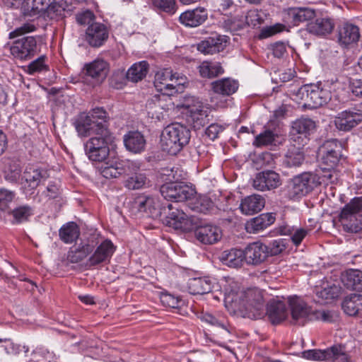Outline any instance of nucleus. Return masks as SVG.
I'll use <instances>...</instances> for the list:
<instances>
[{
  "instance_id": "nucleus-1",
  "label": "nucleus",
  "mask_w": 362,
  "mask_h": 362,
  "mask_svg": "<svg viewBox=\"0 0 362 362\" xmlns=\"http://www.w3.org/2000/svg\"><path fill=\"white\" fill-rule=\"evenodd\" d=\"M225 303L229 310L243 317L258 320L265 315L263 293L256 288L226 293Z\"/></svg>"
},
{
  "instance_id": "nucleus-2",
  "label": "nucleus",
  "mask_w": 362,
  "mask_h": 362,
  "mask_svg": "<svg viewBox=\"0 0 362 362\" xmlns=\"http://www.w3.org/2000/svg\"><path fill=\"white\" fill-rule=\"evenodd\" d=\"M190 130L180 123L168 125L162 132L160 146L163 151L170 155H176L190 139Z\"/></svg>"
},
{
  "instance_id": "nucleus-3",
  "label": "nucleus",
  "mask_w": 362,
  "mask_h": 362,
  "mask_svg": "<svg viewBox=\"0 0 362 362\" xmlns=\"http://www.w3.org/2000/svg\"><path fill=\"white\" fill-rule=\"evenodd\" d=\"M322 184L321 177L313 172H304L294 176L288 183L286 195L288 199L298 200L310 193Z\"/></svg>"
},
{
  "instance_id": "nucleus-4",
  "label": "nucleus",
  "mask_w": 362,
  "mask_h": 362,
  "mask_svg": "<svg viewBox=\"0 0 362 362\" xmlns=\"http://www.w3.org/2000/svg\"><path fill=\"white\" fill-rule=\"evenodd\" d=\"M158 217L163 224L175 230L189 232L196 226L195 217L188 216L173 204L163 205L158 212Z\"/></svg>"
},
{
  "instance_id": "nucleus-5",
  "label": "nucleus",
  "mask_w": 362,
  "mask_h": 362,
  "mask_svg": "<svg viewBox=\"0 0 362 362\" xmlns=\"http://www.w3.org/2000/svg\"><path fill=\"white\" fill-rule=\"evenodd\" d=\"M296 100L304 102V105L311 109L317 108L327 103L331 99V92L320 85L306 84L297 90H291Z\"/></svg>"
},
{
  "instance_id": "nucleus-6",
  "label": "nucleus",
  "mask_w": 362,
  "mask_h": 362,
  "mask_svg": "<svg viewBox=\"0 0 362 362\" xmlns=\"http://www.w3.org/2000/svg\"><path fill=\"white\" fill-rule=\"evenodd\" d=\"M362 197L352 199L342 209L339 216L344 231L358 233L362 229Z\"/></svg>"
},
{
  "instance_id": "nucleus-7",
  "label": "nucleus",
  "mask_w": 362,
  "mask_h": 362,
  "mask_svg": "<svg viewBox=\"0 0 362 362\" xmlns=\"http://www.w3.org/2000/svg\"><path fill=\"white\" fill-rule=\"evenodd\" d=\"M186 78L180 74H173L170 69H164L156 72L154 78V86L163 96L170 95L177 91V86L183 85Z\"/></svg>"
},
{
  "instance_id": "nucleus-8",
  "label": "nucleus",
  "mask_w": 362,
  "mask_h": 362,
  "mask_svg": "<svg viewBox=\"0 0 362 362\" xmlns=\"http://www.w3.org/2000/svg\"><path fill=\"white\" fill-rule=\"evenodd\" d=\"M110 132L105 135H95L90 137L85 144L84 149L88 158L95 162H103L109 156L108 141Z\"/></svg>"
},
{
  "instance_id": "nucleus-9",
  "label": "nucleus",
  "mask_w": 362,
  "mask_h": 362,
  "mask_svg": "<svg viewBox=\"0 0 362 362\" xmlns=\"http://www.w3.org/2000/svg\"><path fill=\"white\" fill-rule=\"evenodd\" d=\"M302 356L314 361H332L334 362H349L344 346L334 344L326 349H311L302 352Z\"/></svg>"
},
{
  "instance_id": "nucleus-10",
  "label": "nucleus",
  "mask_w": 362,
  "mask_h": 362,
  "mask_svg": "<svg viewBox=\"0 0 362 362\" xmlns=\"http://www.w3.org/2000/svg\"><path fill=\"white\" fill-rule=\"evenodd\" d=\"M37 39L40 37L27 36L14 41L10 48L11 54L21 61L30 60L40 52Z\"/></svg>"
},
{
  "instance_id": "nucleus-11",
  "label": "nucleus",
  "mask_w": 362,
  "mask_h": 362,
  "mask_svg": "<svg viewBox=\"0 0 362 362\" xmlns=\"http://www.w3.org/2000/svg\"><path fill=\"white\" fill-rule=\"evenodd\" d=\"M342 144L336 139L325 141L318 149V156L325 165L324 169H333L342 156Z\"/></svg>"
},
{
  "instance_id": "nucleus-12",
  "label": "nucleus",
  "mask_w": 362,
  "mask_h": 362,
  "mask_svg": "<svg viewBox=\"0 0 362 362\" xmlns=\"http://www.w3.org/2000/svg\"><path fill=\"white\" fill-rule=\"evenodd\" d=\"M109 71L108 63L100 59L84 64L81 74L83 80L95 86L102 83L106 78Z\"/></svg>"
},
{
  "instance_id": "nucleus-13",
  "label": "nucleus",
  "mask_w": 362,
  "mask_h": 362,
  "mask_svg": "<svg viewBox=\"0 0 362 362\" xmlns=\"http://www.w3.org/2000/svg\"><path fill=\"white\" fill-rule=\"evenodd\" d=\"M160 191L165 199L175 203L189 200L195 194L194 190L188 185L177 182L163 185Z\"/></svg>"
},
{
  "instance_id": "nucleus-14",
  "label": "nucleus",
  "mask_w": 362,
  "mask_h": 362,
  "mask_svg": "<svg viewBox=\"0 0 362 362\" xmlns=\"http://www.w3.org/2000/svg\"><path fill=\"white\" fill-rule=\"evenodd\" d=\"M185 106L187 109V120L195 129H200L209 123V110L202 102L192 98L186 100Z\"/></svg>"
},
{
  "instance_id": "nucleus-15",
  "label": "nucleus",
  "mask_w": 362,
  "mask_h": 362,
  "mask_svg": "<svg viewBox=\"0 0 362 362\" xmlns=\"http://www.w3.org/2000/svg\"><path fill=\"white\" fill-rule=\"evenodd\" d=\"M74 125L78 135L83 137L93 134L105 135L108 129L102 122L95 121L86 114L80 115L75 121Z\"/></svg>"
},
{
  "instance_id": "nucleus-16",
  "label": "nucleus",
  "mask_w": 362,
  "mask_h": 362,
  "mask_svg": "<svg viewBox=\"0 0 362 362\" xmlns=\"http://www.w3.org/2000/svg\"><path fill=\"white\" fill-rule=\"evenodd\" d=\"M139 167L130 160L115 161L112 164L105 163L100 168L101 175L107 179L117 178L123 175H129Z\"/></svg>"
},
{
  "instance_id": "nucleus-17",
  "label": "nucleus",
  "mask_w": 362,
  "mask_h": 362,
  "mask_svg": "<svg viewBox=\"0 0 362 362\" xmlns=\"http://www.w3.org/2000/svg\"><path fill=\"white\" fill-rule=\"evenodd\" d=\"M288 303L293 324L304 325L306 321L310 320L313 310L305 301L295 296L288 298Z\"/></svg>"
},
{
  "instance_id": "nucleus-18",
  "label": "nucleus",
  "mask_w": 362,
  "mask_h": 362,
  "mask_svg": "<svg viewBox=\"0 0 362 362\" xmlns=\"http://www.w3.org/2000/svg\"><path fill=\"white\" fill-rule=\"evenodd\" d=\"M92 252L87 261L89 267H95L110 262L115 251V247L110 240H105Z\"/></svg>"
},
{
  "instance_id": "nucleus-19",
  "label": "nucleus",
  "mask_w": 362,
  "mask_h": 362,
  "mask_svg": "<svg viewBox=\"0 0 362 362\" xmlns=\"http://www.w3.org/2000/svg\"><path fill=\"white\" fill-rule=\"evenodd\" d=\"M281 184L280 175L273 170L258 173L253 180V187L259 191L271 190Z\"/></svg>"
},
{
  "instance_id": "nucleus-20",
  "label": "nucleus",
  "mask_w": 362,
  "mask_h": 362,
  "mask_svg": "<svg viewBox=\"0 0 362 362\" xmlns=\"http://www.w3.org/2000/svg\"><path fill=\"white\" fill-rule=\"evenodd\" d=\"M362 122L361 111L349 109L338 114L334 119L336 127L340 131L347 132Z\"/></svg>"
},
{
  "instance_id": "nucleus-21",
  "label": "nucleus",
  "mask_w": 362,
  "mask_h": 362,
  "mask_svg": "<svg viewBox=\"0 0 362 362\" xmlns=\"http://www.w3.org/2000/svg\"><path fill=\"white\" fill-rule=\"evenodd\" d=\"M47 172L40 168H26L23 173L21 188L25 194H33L42 179H46Z\"/></svg>"
},
{
  "instance_id": "nucleus-22",
  "label": "nucleus",
  "mask_w": 362,
  "mask_h": 362,
  "mask_svg": "<svg viewBox=\"0 0 362 362\" xmlns=\"http://www.w3.org/2000/svg\"><path fill=\"white\" fill-rule=\"evenodd\" d=\"M155 199L144 194L135 197L131 202V207L134 212H144L153 218L158 217L160 209L157 208Z\"/></svg>"
},
{
  "instance_id": "nucleus-23",
  "label": "nucleus",
  "mask_w": 362,
  "mask_h": 362,
  "mask_svg": "<svg viewBox=\"0 0 362 362\" xmlns=\"http://www.w3.org/2000/svg\"><path fill=\"white\" fill-rule=\"evenodd\" d=\"M108 36V30L103 23L93 22L86 29V40L93 47L102 46Z\"/></svg>"
},
{
  "instance_id": "nucleus-24",
  "label": "nucleus",
  "mask_w": 362,
  "mask_h": 362,
  "mask_svg": "<svg viewBox=\"0 0 362 362\" xmlns=\"http://www.w3.org/2000/svg\"><path fill=\"white\" fill-rule=\"evenodd\" d=\"M246 264L248 265H259L268 257L267 245L261 242L250 243L245 249Z\"/></svg>"
},
{
  "instance_id": "nucleus-25",
  "label": "nucleus",
  "mask_w": 362,
  "mask_h": 362,
  "mask_svg": "<svg viewBox=\"0 0 362 362\" xmlns=\"http://www.w3.org/2000/svg\"><path fill=\"white\" fill-rule=\"evenodd\" d=\"M196 238L203 244L212 245L217 243L222 236L221 229L213 225L197 226L196 218V226L194 228Z\"/></svg>"
},
{
  "instance_id": "nucleus-26",
  "label": "nucleus",
  "mask_w": 362,
  "mask_h": 362,
  "mask_svg": "<svg viewBox=\"0 0 362 362\" xmlns=\"http://www.w3.org/2000/svg\"><path fill=\"white\" fill-rule=\"evenodd\" d=\"M265 314L272 325H279L288 316L286 303L278 299H271L267 304Z\"/></svg>"
},
{
  "instance_id": "nucleus-27",
  "label": "nucleus",
  "mask_w": 362,
  "mask_h": 362,
  "mask_svg": "<svg viewBox=\"0 0 362 362\" xmlns=\"http://www.w3.org/2000/svg\"><path fill=\"white\" fill-rule=\"evenodd\" d=\"M225 35H215L209 37L197 45V49L204 54H213L223 51L228 40Z\"/></svg>"
},
{
  "instance_id": "nucleus-28",
  "label": "nucleus",
  "mask_w": 362,
  "mask_h": 362,
  "mask_svg": "<svg viewBox=\"0 0 362 362\" xmlns=\"http://www.w3.org/2000/svg\"><path fill=\"white\" fill-rule=\"evenodd\" d=\"M337 37L341 46L347 47L355 45L360 38L359 28L351 23H344L338 28Z\"/></svg>"
},
{
  "instance_id": "nucleus-29",
  "label": "nucleus",
  "mask_w": 362,
  "mask_h": 362,
  "mask_svg": "<svg viewBox=\"0 0 362 362\" xmlns=\"http://www.w3.org/2000/svg\"><path fill=\"white\" fill-rule=\"evenodd\" d=\"M208 18V12L204 7L187 10L180 16V22L187 27H197L204 23Z\"/></svg>"
},
{
  "instance_id": "nucleus-30",
  "label": "nucleus",
  "mask_w": 362,
  "mask_h": 362,
  "mask_svg": "<svg viewBox=\"0 0 362 362\" xmlns=\"http://www.w3.org/2000/svg\"><path fill=\"white\" fill-rule=\"evenodd\" d=\"M4 180L12 184H18L22 177V166L21 161L15 158H6L4 160V168L3 170Z\"/></svg>"
},
{
  "instance_id": "nucleus-31",
  "label": "nucleus",
  "mask_w": 362,
  "mask_h": 362,
  "mask_svg": "<svg viewBox=\"0 0 362 362\" xmlns=\"http://www.w3.org/2000/svg\"><path fill=\"white\" fill-rule=\"evenodd\" d=\"M276 220L273 213H264L247 221L245 229L250 233H257L272 225Z\"/></svg>"
},
{
  "instance_id": "nucleus-32",
  "label": "nucleus",
  "mask_w": 362,
  "mask_h": 362,
  "mask_svg": "<svg viewBox=\"0 0 362 362\" xmlns=\"http://www.w3.org/2000/svg\"><path fill=\"white\" fill-rule=\"evenodd\" d=\"M220 260L229 267L240 268L244 262L246 263L245 253L244 250L238 248L224 250L220 256Z\"/></svg>"
},
{
  "instance_id": "nucleus-33",
  "label": "nucleus",
  "mask_w": 362,
  "mask_h": 362,
  "mask_svg": "<svg viewBox=\"0 0 362 362\" xmlns=\"http://www.w3.org/2000/svg\"><path fill=\"white\" fill-rule=\"evenodd\" d=\"M124 144L129 151L139 153L144 151L146 141L140 132L130 131L124 136Z\"/></svg>"
},
{
  "instance_id": "nucleus-34",
  "label": "nucleus",
  "mask_w": 362,
  "mask_h": 362,
  "mask_svg": "<svg viewBox=\"0 0 362 362\" xmlns=\"http://www.w3.org/2000/svg\"><path fill=\"white\" fill-rule=\"evenodd\" d=\"M344 287L351 291H362V271L350 269L341 275Z\"/></svg>"
},
{
  "instance_id": "nucleus-35",
  "label": "nucleus",
  "mask_w": 362,
  "mask_h": 362,
  "mask_svg": "<svg viewBox=\"0 0 362 362\" xmlns=\"http://www.w3.org/2000/svg\"><path fill=\"white\" fill-rule=\"evenodd\" d=\"M264 199L259 194H252L242 199L240 209L245 215H252L260 211L264 206Z\"/></svg>"
},
{
  "instance_id": "nucleus-36",
  "label": "nucleus",
  "mask_w": 362,
  "mask_h": 362,
  "mask_svg": "<svg viewBox=\"0 0 362 362\" xmlns=\"http://www.w3.org/2000/svg\"><path fill=\"white\" fill-rule=\"evenodd\" d=\"M334 23L329 18H317L307 25L309 33L316 35H325L329 34L334 29Z\"/></svg>"
},
{
  "instance_id": "nucleus-37",
  "label": "nucleus",
  "mask_w": 362,
  "mask_h": 362,
  "mask_svg": "<svg viewBox=\"0 0 362 362\" xmlns=\"http://www.w3.org/2000/svg\"><path fill=\"white\" fill-rule=\"evenodd\" d=\"M211 86L215 93L223 96H229L237 91L239 84L235 80L224 78L213 81Z\"/></svg>"
},
{
  "instance_id": "nucleus-38",
  "label": "nucleus",
  "mask_w": 362,
  "mask_h": 362,
  "mask_svg": "<svg viewBox=\"0 0 362 362\" xmlns=\"http://www.w3.org/2000/svg\"><path fill=\"white\" fill-rule=\"evenodd\" d=\"M213 288V283L208 277L192 278L188 280L187 289L192 295L209 293Z\"/></svg>"
},
{
  "instance_id": "nucleus-39",
  "label": "nucleus",
  "mask_w": 362,
  "mask_h": 362,
  "mask_svg": "<svg viewBox=\"0 0 362 362\" xmlns=\"http://www.w3.org/2000/svg\"><path fill=\"white\" fill-rule=\"evenodd\" d=\"M96 244L94 241L81 243L75 250H71L67 255V259L71 263H78L92 253Z\"/></svg>"
},
{
  "instance_id": "nucleus-40",
  "label": "nucleus",
  "mask_w": 362,
  "mask_h": 362,
  "mask_svg": "<svg viewBox=\"0 0 362 362\" xmlns=\"http://www.w3.org/2000/svg\"><path fill=\"white\" fill-rule=\"evenodd\" d=\"M344 312L349 316L362 314V295L351 294L345 298L342 303Z\"/></svg>"
},
{
  "instance_id": "nucleus-41",
  "label": "nucleus",
  "mask_w": 362,
  "mask_h": 362,
  "mask_svg": "<svg viewBox=\"0 0 362 362\" xmlns=\"http://www.w3.org/2000/svg\"><path fill=\"white\" fill-rule=\"evenodd\" d=\"M288 16L295 25L313 20L315 17V11L309 8L296 7L288 11Z\"/></svg>"
},
{
  "instance_id": "nucleus-42",
  "label": "nucleus",
  "mask_w": 362,
  "mask_h": 362,
  "mask_svg": "<svg viewBox=\"0 0 362 362\" xmlns=\"http://www.w3.org/2000/svg\"><path fill=\"white\" fill-rule=\"evenodd\" d=\"M149 64L146 61H141L134 63L127 72V78L136 83L141 81L148 72Z\"/></svg>"
},
{
  "instance_id": "nucleus-43",
  "label": "nucleus",
  "mask_w": 362,
  "mask_h": 362,
  "mask_svg": "<svg viewBox=\"0 0 362 362\" xmlns=\"http://www.w3.org/2000/svg\"><path fill=\"white\" fill-rule=\"evenodd\" d=\"M200 75L204 78H214L224 73L221 63L217 62L204 61L199 66Z\"/></svg>"
},
{
  "instance_id": "nucleus-44",
  "label": "nucleus",
  "mask_w": 362,
  "mask_h": 362,
  "mask_svg": "<svg viewBox=\"0 0 362 362\" xmlns=\"http://www.w3.org/2000/svg\"><path fill=\"white\" fill-rule=\"evenodd\" d=\"M305 160L303 151L296 147L294 145L291 146L288 149L284 159V164L289 168L299 167L302 165Z\"/></svg>"
},
{
  "instance_id": "nucleus-45",
  "label": "nucleus",
  "mask_w": 362,
  "mask_h": 362,
  "mask_svg": "<svg viewBox=\"0 0 362 362\" xmlns=\"http://www.w3.org/2000/svg\"><path fill=\"white\" fill-rule=\"evenodd\" d=\"M8 213L13 217L11 220L13 224H20L29 220L33 214V209L28 205H22L8 211Z\"/></svg>"
},
{
  "instance_id": "nucleus-46",
  "label": "nucleus",
  "mask_w": 362,
  "mask_h": 362,
  "mask_svg": "<svg viewBox=\"0 0 362 362\" xmlns=\"http://www.w3.org/2000/svg\"><path fill=\"white\" fill-rule=\"evenodd\" d=\"M80 231L77 224L74 222H69L63 226L59 230V236L62 241L66 243H71L79 236Z\"/></svg>"
},
{
  "instance_id": "nucleus-47",
  "label": "nucleus",
  "mask_w": 362,
  "mask_h": 362,
  "mask_svg": "<svg viewBox=\"0 0 362 362\" xmlns=\"http://www.w3.org/2000/svg\"><path fill=\"white\" fill-rule=\"evenodd\" d=\"M316 127L315 121L310 118L301 117L292 124V131L305 136L312 133Z\"/></svg>"
},
{
  "instance_id": "nucleus-48",
  "label": "nucleus",
  "mask_w": 362,
  "mask_h": 362,
  "mask_svg": "<svg viewBox=\"0 0 362 362\" xmlns=\"http://www.w3.org/2000/svg\"><path fill=\"white\" fill-rule=\"evenodd\" d=\"M189 205L192 210L196 212L206 214L213 208L214 203L208 197L199 196L194 199L190 202Z\"/></svg>"
},
{
  "instance_id": "nucleus-49",
  "label": "nucleus",
  "mask_w": 362,
  "mask_h": 362,
  "mask_svg": "<svg viewBox=\"0 0 362 362\" xmlns=\"http://www.w3.org/2000/svg\"><path fill=\"white\" fill-rule=\"evenodd\" d=\"M277 137L278 134L275 131L266 129L255 137L253 145L256 147L272 145Z\"/></svg>"
},
{
  "instance_id": "nucleus-50",
  "label": "nucleus",
  "mask_w": 362,
  "mask_h": 362,
  "mask_svg": "<svg viewBox=\"0 0 362 362\" xmlns=\"http://www.w3.org/2000/svg\"><path fill=\"white\" fill-rule=\"evenodd\" d=\"M223 28L231 33H237L242 30L246 25L244 16L228 17L224 20Z\"/></svg>"
},
{
  "instance_id": "nucleus-51",
  "label": "nucleus",
  "mask_w": 362,
  "mask_h": 362,
  "mask_svg": "<svg viewBox=\"0 0 362 362\" xmlns=\"http://www.w3.org/2000/svg\"><path fill=\"white\" fill-rule=\"evenodd\" d=\"M136 170L132 173H134V175L128 177L124 182L125 187L129 189H139L146 184L147 178L146 175L142 173H136Z\"/></svg>"
},
{
  "instance_id": "nucleus-52",
  "label": "nucleus",
  "mask_w": 362,
  "mask_h": 362,
  "mask_svg": "<svg viewBox=\"0 0 362 362\" xmlns=\"http://www.w3.org/2000/svg\"><path fill=\"white\" fill-rule=\"evenodd\" d=\"M151 1L155 8L170 15L174 14L177 9L176 0H151Z\"/></svg>"
},
{
  "instance_id": "nucleus-53",
  "label": "nucleus",
  "mask_w": 362,
  "mask_h": 362,
  "mask_svg": "<svg viewBox=\"0 0 362 362\" xmlns=\"http://www.w3.org/2000/svg\"><path fill=\"white\" fill-rule=\"evenodd\" d=\"M46 59L47 57L45 55H42L31 62L26 67V73L30 75H33L35 73L48 71L49 67L45 64Z\"/></svg>"
},
{
  "instance_id": "nucleus-54",
  "label": "nucleus",
  "mask_w": 362,
  "mask_h": 362,
  "mask_svg": "<svg viewBox=\"0 0 362 362\" xmlns=\"http://www.w3.org/2000/svg\"><path fill=\"white\" fill-rule=\"evenodd\" d=\"M341 293V288L339 286L332 284L321 288L317 291V296L327 301L337 298Z\"/></svg>"
},
{
  "instance_id": "nucleus-55",
  "label": "nucleus",
  "mask_w": 362,
  "mask_h": 362,
  "mask_svg": "<svg viewBox=\"0 0 362 362\" xmlns=\"http://www.w3.org/2000/svg\"><path fill=\"white\" fill-rule=\"evenodd\" d=\"M16 194L14 191L6 188H0V212L9 209V205L15 199Z\"/></svg>"
},
{
  "instance_id": "nucleus-56",
  "label": "nucleus",
  "mask_w": 362,
  "mask_h": 362,
  "mask_svg": "<svg viewBox=\"0 0 362 362\" xmlns=\"http://www.w3.org/2000/svg\"><path fill=\"white\" fill-rule=\"evenodd\" d=\"M245 25L252 26L253 28L259 26L264 19L257 10H250L247 15L244 16Z\"/></svg>"
},
{
  "instance_id": "nucleus-57",
  "label": "nucleus",
  "mask_w": 362,
  "mask_h": 362,
  "mask_svg": "<svg viewBox=\"0 0 362 362\" xmlns=\"http://www.w3.org/2000/svg\"><path fill=\"white\" fill-rule=\"evenodd\" d=\"M284 234H289L291 235L292 242L296 245H298L303 238L306 236L308 231L304 228H285Z\"/></svg>"
},
{
  "instance_id": "nucleus-58",
  "label": "nucleus",
  "mask_w": 362,
  "mask_h": 362,
  "mask_svg": "<svg viewBox=\"0 0 362 362\" xmlns=\"http://www.w3.org/2000/svg\"><path fill=\"white\" fill-rule=\"evenodd\" d=\"M267 247L268 257L278 255L286 248L284 240L283 239L273 240L269 245H267Z\"/></svg>"
},
{
  "instance_id": "nucleus-59",
  "label": "nucleus",
  "mask_w": 362,
  "mask_h": 362,
  "mask_svg": "<svg viewBox=\"0 0 362 362\" xmlns=\"http://www.w3.org/2000/svg\"><path fill=\"white\" fill-rule=\"evenodd\" d=\"M332 312L327 310H313L310 320H321L325 322H330L333 321Z\"/></svg>"
},
{
  "instance_id": "nucleus-60",
  "label": "nucleus",
  "mask_w": 362,
  "mask_h": 362,
  "mask_svg": "<svg viewBox=\"0 0 362 362\" xmlns=\"http://www.w3.org/2000/svg\"><path fill=\"white\" fill-rule=\"evenodd\" d=\"M199 318L202 322L209 324L214 327H220L224 330H227L225 323L222 320L217 319L211 313H202L200 315Z\"/></svg>"
},
{
  "instance_id": "nucleus-61",
  "label": "nucleus",
  "mask_w": 362,
  "mask_h": 362,
  "mask_svg": "<svg viewBox=\"0 0 362 362\" xmlns=\"http://www.w3.org/2000/svg\"><path fill=\"white\" fill-rule=\"evenodd\" d=\"M162 303L167 307L172 308H178L180 307L182 300L170 293H163L160 296Z\"/></svg>"
},
{
  "instance_id": "nucleus-62",
  "label": "nucleus",
  "mask_w": 362,
  "mask_h": 362,
  "mask_svg": "<svg viewBox=\"0 0 362 362\" xmlns=\"http://www.w3.org/2000/svg\"><path fill=\"white\" fill-rule=\"evenodd\" d=\"M21 5V10L23 14L25 16H35L38 14L35 10V6L32 0H19Z\"/></svg>"
},
{
  "instance_id": "nucleus-63",
  "label": "nucleus",
  "mask_w": 362,
  "mask_h": 362,
  "mask_svg": "<svg viewBox=\"0 0 362 362\" xmlns=\"http://www.w3.org/2000/svg\"><path fill=\"white\" fill-rule=\"evenodd\" d=\"M87 115L91 117L95 121L102 122L107 127L108 114L103 107H95Z\"/></svg>"
},
{
  "instance_id": "nucleus-64",
  "label": "nucleus",
  "mask_w": 362,
  "mask_h": 362,
  "mask_svg": "<svg viewBox=\"0 0 362 362\" xmlns=\"http://www.w3.org/2000/svg\"><path fill=\"white\" fill-rule=\"evenodd\" d=\"M269 49L272 51V54L276 58H283L287 53V47L286 43L283 42H276L271 44Z\"/></svg>"
}]
</instances>
